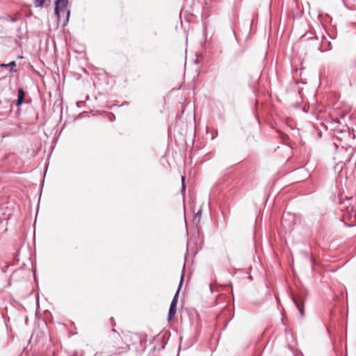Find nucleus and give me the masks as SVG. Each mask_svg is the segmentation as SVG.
<instances>
[{
  "label": "nucleus",
  "mask_w": 356,
  "mask_h": 356,
  "mask_svg": "<svg viewBox=\"0 0 356 356\" xmlns=\"http://www.w3.org/2000/svg\"><path fill=\"white\" fill-rule=\"evenodd\" d=\"M175 314H176V307L170 306L168 316V318L169 321H170L171 320H172L174 318Z\"/></svg>",
  "instance_id": "obj_4"
},
{
  "label": "nucleus",
  "mask_w": 356,
  "mask_h": 356,
  "mask_svg": "<svg viewBox=\"0 0 356 356\" xmlns=\"http://www.w3.org/2000/svg\"><path fill=\"white\" fill-rule=\"evenodd\" d=\"M213 286L212 284H210V290L211 292H213Z\"/></svg>",
  "instance_id": "obj_13"
},
{
  "label": "nucleus",
  "mask_w": 356,
  "mask_h": 356,
  "mask_svg": "<svg viewBox=\"0 0 356 356\" xmlns=\"http://www.w3.org/2000/svg\"><path fill=\"white\" fill-rule=\"evenodd\" d=\"M8 19L9 21H10V22H15V21H16V19H15V18L11 17H8Z\"/></svg>",
  "instance_id": "obj_11"
},
{
  "label": "nucleus",
  "mask_w": 356,
  "mask_h": 356,
  "mask_svg": "<svg viewBox=\"0 0 356 356\" xmlns=\"http://www.w3.org/2000/svg\"><path fill=\"white\" fill-rule=\"evenodd\" d=\"M293 301L294 302V304L296 305V307L298 309V310L300 311V313L302 316L304 315V309H303V307L302 306L300 305V304L298 302V301L294 298H293Z\"/></svg>",
  "instance_id": "obj_7"
},
{
  "label": "nucleus",
  "mask_w": 356,
  "mask_h": 356,
  "mask_svg": "<svg viewBox=\"0 0 356 356\" xmlns=\"http://www.w3.org/2000/svg\"><path fill=\"white\" fill-rule=\"evenodd\" d=\"M69 0H56L54 13L56 16L58 22L61 21V18L63 16L65 17L63 22V26L66 25L69 20L70 11L67 9Z\"/></svg>",
  "instance_id": "obj_1"
},
{
  "label": "nucleus",
  "mask_w": 356,
  "mask_h": 356,
  "mask_svg": "<svg viewBox=\"0 0 356 356\" xmlns=\"http://www.w3.org/2000/svg\"><path fill=\"white\" fill-rule=\"evenodd\" d=\"M8 66L10 67V72H16V70H15V66H16V63L15 61H11L10 63H8Z\"/></svg>",
  "instance_id": "obj_8"
},
{
  "label": "nucleus",
  "mask_w": 356,
  "mask_h": 356,
  "mask_svg": "<svg viewBox=\"0 0 356 356\" xmlns=\"http://www.w3.org/2000/svg\"><path fill=\"white\" fill-rule=\"evenodd\" d=\"M8 67V64H4V63L0 64V67Z\"/></svg>",
  "instance_id": "obj_12"
},
{
  "label": "nucleus",
  "mask_w": 356,
  "mask_h": 356,
  "mask_svg": "<svg viewBox=\"0 0 356 356\" xmlns=\"http://www.w3.org/2000/svg\"><path fill=\"white\" fill-rule=\"evenodd\" d=\"M112 332H113V335L112 337L113 340V347L115 350L119 353L127 351L129 349V345L123 343L122 337L115 329H112Z\"/></svg>",
  "instance_id": "obj_2"
},
{
  "label": "nucleus",
  "mask_w": 356,
  "mask_h": 356,
  "mask_svg": "<svg viewBox=\"0 0 356 356\" xmlns=\"http://www.w3.org/2000/svg\"><path fill=\"white\" fill-rule=\"evenodd\" d=\"M351 62L353 66L356 67V58H353Z\"/></svg>",
  "instance_id": "obj_9"
},
{
  "label": "nucleus",
  "mask_w": 356,
  "mask_h": 356,
  "mask_svg": "<svg viewBox=\"0 0 356 356\" xmlns=\"http://www.w3.org/2000/svg\"><path fill=\"white\" fill-rule=\"evenodd\" d=\"M181 181H182V190H185V184H184V177H181Z\"/></svg>",
  "instance_id": "obj_10"
},
{
  "label": "nucleus",
  "mask_w": 356,
  "mask_h": 356,
  "mask_svg": "<svg viewBox=\"0 0 356 356\" xmlns=\"http://www.w3.org/2000/svg\"><path fill=\"white\" fill-rule=\"evenodd\" d=\"M181 281H182V279L181 280ZM181 282H180V283H179V287L181 286Z\"/></svg>",
  "instance_id": "obj_14"
},
{
  "label": "nucleus",
  "mask_w": 356,
  "mask_h": 356,
  "mask_svg": "<svg viewBox=\"0 0 356 356\" xmlns=\"http://www.w3.org/2000/svg\"><path fill=\"white\" fill-rule=\"evenodd\" d=\"M179 293V288L177 289L174 298L171 302L170 307H176L177 304L178 296Z\"/></svg>",
  "instance_id": "obj_6"
},
{
  "label": "nucleus",
  "mask_w": 356,
  "mask_h": 356,
  "mask_svg": "<svg viewBox=\"0 0 356 356\" xmlns=\"http://www.w3.org/2000/svg\"><path fill=\"white\" fill-rule=\"evenodd\" d=\"M25 92L22 88H19L17 91V105L19 106L22 104L24 98Z\"/></svg>",
  "instance_id": "obj_3"
},
{
  "label": "nucleus",
  "mask_w": 356,
  "mask_h": 356,
  "mask_svg": "<svg viewBox=\"0 0 356 356\" xmlns=\"http://www.w3.org/2000/svg\"><path fill=\"white\" fill-rule=\"evenodd\" d=\"M34 5L36 8H43L44 7L46 0H33Z\"/></svg>",
  "instance_id": "obj_5"
}]
</instances>
